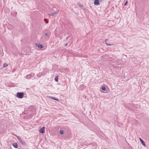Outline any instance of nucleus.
Segmentation results:
<instances>
[{
  "label": "nucleus",
  "instance_id": "f257e3e1",
  "mask_svg": "<svg viewBox=\"0 0 149 149\" xmlns=\"http://www.w3.org/2000/svg\"><path fill=\"white\" fill-rule=\"evenodd\" d=\"M14 135L17 137L19 142L22 145H24L26 143L25 141H24L22 140L20 137L15 134H14Z\"/></svg>",
  "mask_w": 149,
  "mask_h": 149
},
{
  "label": "nucleus",
  "instance_id": "f03ea898",
  "mask_svg": "<svg viewBox=\"0 0 149 149\" xmlns=\"http://www.w3.org/2000/svg\"><path fill=\"white\" fill-rule=\"evenodd\" d=\"M24 92H18L17 94L16 97L21 99L24 97Z\"/></svg>",
  "mask_w": 149,
  "mask_h": 149
},
{
  "label": "nucleus",
  "instance_id": "7ed1b4c3",
  "mask_svg": "<svg viewBox=\"0 0 149 149\" xmlns=\"http://www.w3.org/2000/svg\"><path fill=\"white\" fill-rule=\"evenodd\" d=\"M34 75V74L33 73H32L29 74L27 75L26 76V78L27 79H29L33 77Z\"/></svg>",
  "mask_w": 149,
  "mask_h": 149
},
{
  "label": "nucleus",
  "instance_id": "20e7f679",
  "mask_svg": "<svg viewBox=\"0 0 149 149\" xmlns=\"http://www.w3.org/2000/svg\"><path fill=\"white\" fill-rule=\"evenodd\" d=\"M45 127H42L39 130V132L42 134H43L45 132Z\"/></svg>",
  "mask_w": 149,
  "mask_h": 149
},
{
  "label": "nucleus",
  "instance_id": "39448f33",
  "mask_svg": "<svg viewBox=\"0 0 149 149\" xmlns=\"http://www.w3.org/2000/svg\"><path fill=\"white\" fill-rule=\"evenodd\" d=\"M59 12L58 10H56V11H55L53 13H51L50 14H49V15H51L52 16H53L54 15L57 14Z\"/></svg>",
  "mask_w": 149,
  "mask_h": 149
},
{
  "label": "nucleus",
  "instance_id": "423d86ee",
  "mask_svg": "<svg viewBox=\"0 0 149 149\" xmlns=\"http://www.w3.org/2000/svg\"><path fill=\"white\" fill-rule=\"evenodd\" d=\"M48 97H49V98H50L54 100H55L58 101H59L58 99L57 98H56L55 97H52V96H49Z\"/></svg>",
  "mask_w": 149,
  "mask_h": 149
},
{
  "label": "nucleus",
  "instance_id": "0eeeda50",
  "mask_svg": "<svg viewBox=\"0 0 149 149\" xmlns=\"http://www.w3.org/2000/svg\"><path fill=\"white\" fill-rule=\"evenodd\" d=\"M100 0H94V4L95 5L97 6L99 4Z\"/></svg>",
  "mask_w": 149,
  "mask_h": 149
},
{
  "label": "nucleus",
  "instance_id": "6e6552de",
  "mask_svg": "<svg viewBox=\"0 0 149 149\" xmlns=\"http://www.w3.org/2000/svg\"><path fill=\"white\" fill-rule=\"evenodd\" d=\"M139 139L142 144L144 146L146 147V146L144 142L140 138H139Z\"/></svg>",
  "mask_w": 149,
  "mask_h": 149
},
{
  "label": "nucleus",
  "instance_id": "1a4fd4ad",
  "mask_svg": "<svg viewBox=\"0 0 149 149\" xmlns=\"http://www.w3.org/2000/svg\"><path fill=\"white\" fill-rule=\"evenodd\" d=\"M37 46L40 49H42L44 47V46L40 44H38Z\"/></svg>",
  "mask_w": 149,
  "mask_h": 149
},
{
  "label": "nucleus",
  "instance_id": "9d476101",
  "mask_svg": "<svg viewBox=\"0 0 149 149\" xmlns=\"http://www.w3.org/2000/svg\"><path fill=\"white\" fill-rule=\"evenodd\" d=\"M13 146L15 148H17L18 147V145L17 143H15L13 144Z\"/></svg>",
  "mask_w": 149,
  "mask_h": 149
},
{
  "label": "nucleus",
  "instance_id": "9b49d317",
  "mask_svg": "<svg viewBox=\"0 0 149 149\" xmlns=\"http://www.w3.org/2000/svg\"><path fill=\"white\" fill-rule=\"evenodd\" d=\"M77 5H78L81 8H83L84 7V6L83 5L79 3H77Z\"/></svg>",
  "mask_w": 149,
  "mask_h": 149
},
{
  "label": "nucleus",
  "instance_id": "f8f14e48",
  "mask_svg": "<svg viewBox=\"0 0 149 149\" xmlns=\"http://www.w3.org/2000/svg\"><path fill=\"white\" fill-rule=\"evenodd\" d=\"M47 37H49V33H45V38H46Z\"/></svg>",
  "mask_w": 149,
  "mask_h": 149
},
{
  "label": "nucleus",
  "instance_id": "ddd939ff",
  "mask_svg": "<svg viewBox=\"0 0 149 149\" xmlns=\"http://www.w3.org/2000/svg\"><path fill=\"white\" fill-rule=\"evenodd\" d=\"M101 89L103 91H105L106 90V87L104 86H102Z\"/></svg>",
  "mask_w": 149,
  "mask_h": 149
},
{
  "label": "nucleus",
  "instance_id": "4468645a",
  "mask_svg": "<svg viewBox=\"0 0 149 149\" xmlns=\"http://www.w3.org/2000/svg\"><path fill=\"white\" fill-rule=\"evenodd\" d=\"M60 133L61 134H63L64 133V132L63 130H60Z\"/></svg>",
  "mask_w": 149,
  "mask_h": 149
},
{
  "label": "nucleus",
  "instance_id": "2eb2a0df",
  "mask_svg": "<svg viewBox=\"0 0 149 149\" xmlns=\"http://www.w3.org/2000/svg\"><path fill=\"white\" fill-rule=\"evenodd\" d=\"M8 65L6 63H4L3 64V66L4 67H7L8 66Z\"/></svg>",
  "mask_w": 149,
  "mask_h": 149
},
{
  "label": "nucleus",
  "instance_id": "dca6fc26",
  "mask_svg": "<svg viewBox=\"0 0 149 149\" xmlns=\"http://www.w3.org/2000/svg\"><path fill=\"white\" fill-rule=\"evenodd\" d=\"M44 20L46 23L47 24L48 23V19H44Z\"/></svg>",
  "mask_w": 149,
  "mask_h": 149
},
{
  "label": "nucleus",
  "instance_id": "f3484780",
  "mask_svg": "<svg viewBox=\"0 0 149 149\" xmlns=\"http://www.w3.org/2000/svg\"><path fill=\"white\" fill-rule=\"evenodd\" d=\"M55 81L57 82L58 80V76H56L55 78Z\"/></svg>",
  "mask_w": 149,
  "mask_h": 149
},
{
  "label": "nucleus",
  "instance_id": "a211bd4d",
  "mask_svg": "<svg viewBox=\"0 0 149 149\" xmlns=\"http://www.w3.org/2000/svg\"><path fill=\"white\" fill-rule=\"evenodd\" d=\"M107 40V39H106L105 41V42L106 43V45H107L108 46L111 45H110V44H108V43H107L106 42V40Z\"/></svg>",
  "mask_w": 149,
  "mask_h": 149
},
{
  "label": "nucleus",
  "instance_id": "6ab92c4d",
  "mask_svg": "<svg viewBox=\"0 0 149 149\" xmlns=\"http://www.w3.org/2000/svg\"><path fill=\"white\" fill-rule=\"evenodd\" d=\"M37 76L38 77H40V74L39 73V74H37Z\"/></svg>",
  "mask_w": 149,
  "mask_h": 149
},
{
  "label": "nucleus",
  "instance_id": "aec40b11",
  "mask_svg": "<svg viewBox=\"0 0 149 149\" xmlns=\"http://www.w3.org/2000/svg\"><path fill=\"white\" fill-rule=\"evenodd\" d=\"M127 2H127V1H126L125 2V4H124V6H125V5H127Z\"/></svg>",
  "mask_w": 149,
  "mask_h": 149
},
{
  "label": "nucleus",
  "instance_id": "412c9836",
  "mask_svg": "<svg viewBox=\"0 0 149 149\" xmlns=\"http://www.w3.org/2000/svg\"><path fill=\"white\" fill-rule=\"evenodd\" d=\"M69 37H70V36H67V37H66V39L67 40Z\"/></svg>",
  "mask_w": 149,
  "mask_h": 149
},
{
  "label": "nucleus",
  "instance_id": "4be33fe9",
  "mask_svg": "<svg viewBox=\"0 0 149 149\" xmlns=\"http://www.w3.org/2000/svg\"><path fill=\"white\" fill-rule=\"evenodd\" d=\"M68 45V44H66L65 45V46H67Z\"/></svg>",
  "mask_w": 149,
  "mask_h": 149
},
{
  "label": "nucleus",
  "instance_id": "5701e85b",
  "mask_svg": "<svg viewBox=\"0 0 149 149\" xmlns=\"http://www.w3.org/2000/svg\"><path fill=\"white\" fill-rule=\"evenodd\" d=\"M104 0H100V2L102 1H104Z\"/></svg>",
  "mask_w": 149,
  "mask_h": 149
}]
</instances>
